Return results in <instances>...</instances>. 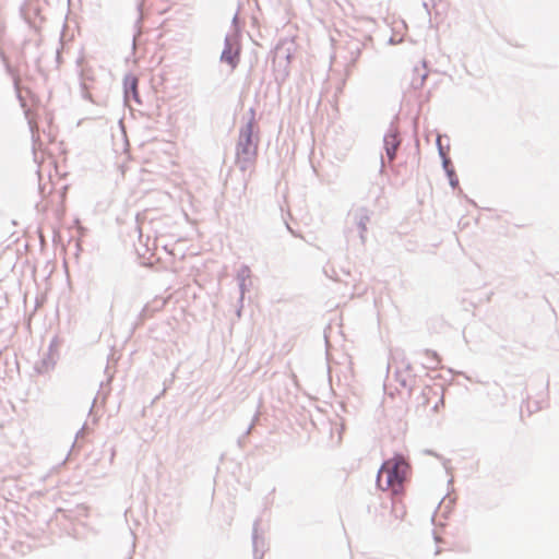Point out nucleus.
Here are the masks:
<instances>
[{
  "label": "nucleus",
  "instance_id": "423d86ee",
  "mask_svg": "<svg viewBox=\"0 0 559 559\" xmlns=\"http://www.w3.org/2000/svg\"><path fill=\"white\" fill-rule=\"evenodd\" d=\"M526 409H527L528 414L531 415L534 412L542 409V405L537 401L527 400L526 401Z\"/></svg>",
  "mask_w": 559,
  "mask_h": 559
},
{
  "label": "nucleus",
  "instance_id": "0eeeda50",
  "mask_svg": "<svg viewBox=\"0 0 559 559\" xmlns=\"http://www.w3.org/2000/svg\"><path fill=\"white\" fill-rule=\"evenodd\" d=\"M392 140V147H386V153L390 159H393L395 156V151L397 147V144L395 143V136H391Z\"/></svg>",
  "mask_w": 559,
  "mask_h": 559
},
{
  "label": "nucleus",
  "instance_id": "20e7f679",
  "mask_svg": "<svg viewBox=\"0 0 559 559\" xmlns=\"http://www.w3.org/2000/svg\"><path fill=\"white\" fill-rule=\"evenodd\" d=\"M240 59V47L238 44L226 41L225 48L222 52L221 60L230 66L235 70Z\"/></svg>",
  "mask_w": 559,
  "mask_h": 559
},
{
  "label": "nucleus",
  "instance_id": "f257e3e1",
  "mask_svg": "<svg viewBox=\"0 0 559 559\" xmlns=\"http://www.w3.org/2000/svg\"><path fill=\"white\" fill-rule=\"evenodd\" d=\"M409 472L411 466L408 462L402 455H394L383 462L378 473L377 484L380 489L391 490L396 495L402 491Z\"/></svg>",
  "mask_w": 559,
  "mask_h": 559
},
{
  "label": "nucleus",
  "instance_id": "7ed1b4c3",
  "mask_svg": "<svg viewBox=\"0 0 559 559\" xmlns=\"http://www.w3.org/2000/svg\"><path fill=\"white\" fill-rule=\"evenodd\" d=\"M382 521L388 526H393L405 519L406 508L400 500H392L389 514L382 513Z\"/></svg>",
  "mask_w": 559,
  "mask_h": 559
},
{
  "label": "nucleus",
  "instance_id": "f03ea898",
  "mask_svg": "<svg viewBox=\"0 0 559 559\" xmlns=\"http://www.w3.org/2000/svg\"><path fill=\"white\" fill-rule=\"evenodd\" d=\"M253 133L254 122L250 120L247 126L240 130L236 150V163L242 170L252 167L258 155V139H253Z\"/></svg>",
  "mask_w": 559,
  "mask_h": 559
},
{
  "label": "nucleus",
  "instance_id": "39448f33",
  "mask_svg": "<svg viewBox=\"0 0 559 559\" xmlns=\"http://www.w3.org/2000/svg\"><path fill=\"white\" fill-rule=\"evenodd\" d=\"M395 379L401 383L403 388L411 390L415 382V376L411 372L408 368L404 370H397L395 372Z\"/></svg>",
  "mask_w": 559,
  "mask_h": 559
}]
</instances>
